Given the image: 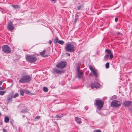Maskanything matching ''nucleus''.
I'll list each match as a JSON object with an SVG mask.
<instances>
[{
  "label": "nucleus",
  "mask_w": 132,
  "mask_h": 132,
  "mask_svg": "<svg viewBox=\"0 0 132 132\" xmlns=\"http://www.w3.org/2000/svg\"><path fill=\"white\" fill-rule=\"evenodd\" d=\"M26 58L27 62L31 63H35L37 60L35 54L27 55Z\"/></svg>",
  "instance_id": "nucleus-1"
},
{
  "label": "nucleus",
  "mask_w": 132,
  "mask_h": 132,
  "mask_svg": "<svg viewBox=\"0 0 132 132\" xmlns=\"http://www.w3.org/2000/svg\"><path fill=\"white\" fill-rule=\"evenodd\" d=\"M31 80V77L29 75H26L21 77L20 79L19 82L21 83H28Z\"/></svg>",
  "instance_id": "nucleus-2"
},
{
  "label": "nucleus",
  "mask_w": 132,
  "mask_h": 132,
  "mask_svg": "<svg viewBox=\"0 0 132 132\" xmlns=\"http://www.w3.org/2000/svg\"><path fill=\"white\" fill-rule=\"evenodd\" d=\"M95 104L97 106V109L99 111L100 110L103 108L104 104V101L99 99H96L95 100Z\"/></svg>",
  "instance_id": "nucleus-3"
},
{
  "label": "nucleus",
  "mask_w": 132,
  "mask_h": 132,
  "mask_svg": "<svg viewBox=\"0 0 132 132\" xmlns=\"http://www.w3.org/2000/svg\"><path fill=\"white\" fill-rule=\"evenodd\" d=\"M65 50L69 52H72L75 50V47L72 43L68 44L65 46Z\"/></svg>",
  "instance_id": "nucleus-4"
},
{
  "label": "nucleus",
  "mask_w": 132,
  "mask_h": 132,
  "mask_svg": "<svg viewBox=\"0 0 132 132\" xmlns=\"http://www.w3.org/2000/svg\"><path fill=\"white\" fill-rule=\"evenodd\" d=\"M2 50L3 52L6 54L10 53L11 51L10 48L7 45L2 46Z\"/></svg>",
  "instance_id": "nucleus-5"
},
{
  "label": "nucleus",
  "mask_w": 132,
  "mask_h": 132,
  "mask_svg": "<svg viewBox=\"0 0 132 132\" xmlns=\"http://www.w3.org/2000/svg\"><path fill=\"white\" fill-rule=\"evenodd\" d=\"M67 64V62L66 61H62L57 64L56 67L57 68L63 69L66 67Z\"/></svg>",
  "instance_id": "nucleus-6"
},
{
  "label": "nucleus",
  "mask_w": 132,
  "mask_h": 132,
  "mask_svg": "<svg viewBox=\"0 0 132 132\" xmlns=\"http://www.w3.org/2000/svg\"><path fill=\"white\" fill-rule=\"evenodd\" d=\"M121 105L120 102L114 100L112 101L111 103V105L114 108H117L120 106Z\"/></svg>",
  "instance_id": "nucleus-7"
},
{
  "label": "nucleus",
  "mask_w": 132,
  "mask_h": 132,
  "mask_svg": "<svg viewBox=\"0 0 132 132\" xmlns=\"http://www.w3.org/2000/svg\"><path fill=\"white\" fill-rule=\"evenodd\" d=\"M100 84L96 81L91 82L90 84V87L92 89H94V88H97L100 87Z\"/></svg>",
  "instance_id": "nucleus-8"
},
{
  "label": "nucleus",
  "mask_w": 132,
  "mask_h": 132,
  "mask_svg": "<svg viewBox=\"0 0 132 132\" xmlns=\"http://www.w3.org/2000/svg\"><path fill=\"white\" fill-rule=\"evenodd\" d=\"M7 29L10 31H12L14 29L13 22L12 21H9L8 22L7 26Z\"/></svg>",
  "instance_id": "nucleus-9"
},
{
  "label": "nucleus",
  "mask_w": 132,
  "mask_h": 132,
  "mask_svg": "<svg viewBox=\"0 0 132 132\" xmlns=\"http://www.w3.org/2000/svg\"><path fill=\"white\" fill-rule=\"evenodd\" d=\"M53 73L54 74H61L64 73L63 70H60L58 69L55 68L53 69Z\"/></svg>",
  "instance_id": "nucleus-10"
},
{
  "label": "nucleus",
  "mask_w": 132,
  "mask_h": 132,
  "mask_svg": "<svg viewBox=\"0 0 132 132\" xmlns=\"http://www.w3.org/2000/svg\"><path fill=\"white\" fill-rule=\"evenodd\" d=\"M122 104L125 107H128L132 105V102L130 101H126L123 102Z\"/></svg>",
  "instance_id": "nucleus-11"
},
{
  "label": "nucleus",
  "mask_w": 132,
  "mask_h": 132,
  "mask_svg": "<svg viewBox=\"0 0 132 132\" xmlns=\"http://www.w3.org/2000/svg\"><path fill=\"white\" fill-rule=\"evenodd\" d=\"M13 98V95L12 94H9L7 96L6 99L7 102L8 103H11L12 101Z\"/></svg>",
  "instance_id": "nucleus-12"
},
{
  "label": "nucleus",
  "mask_w": 132,
  "mask_h": 132,
  "mask_svg": "<svg viewBox=\"0 0 132 132\" xmlns=\"http://www.w3.org/2000/svg\"><path fill=\"white\" fill-rule=\"evenodd\" d=\"M46 52V50H44L40 52L39 53L40 55L42 56L43 57H46L48 56V54L44 55Z\"/></svg>",
  "instance_id": "nucleus-13"
},
{
  "label": "nucleus",
  "mask_w": 132,
  "mask_h": 132,
  "mask_svg": "<svg viewBox=\"0 0 132 132\" xmlns=\"http://www.w3.org/2000/svg\"><path fill=\"white\" fill-rule=\"evenodd\" d=\"M77 76L79 79L82 78L83 72L82 71L77 72Z\"/></svg>",
  "instance_id": "nucleus-14"
},
{
  "label": "nucleus",
  "mask_w": 132,
  "mask_h": 132,
  "mask_svg": "<svg viewBox=\"0 0 132 132\" xmlns=\"http://www.w3.org/2000/svg\"><path fill=\"white\" fill-rule=\"evenodd\" d=\"M76 122L80 124L81 123V119L78 117H75V118Z\"/></svg>",
  "instance_id": "nucleus-15"
},
{
  "label": "nucleus",
  "mask_w": 132,
  "mask_h": 132,
  "mask_svg": "<svg viewBox=\"0 0 132 132\" xmlns=\"http://www.w3.org/2000/svg\"><path fill=\"white\" fill-rule=\"evenodd\" d=\"M75 18L74 20V23H73L74 24H75L76 23L78 20L79 18V17L78 15L77 14H76L75 15Z\"/></svg>",
  "instance_id": "nucleus-16"
},
{
  "label": "nucleus",
  "mask_w": 132,
  "mask_h": 132,
  "mask_svg": "<svg viewBox=\"0 0 132 132\" xmlns=\"http://www.w3.org/2000/svg\"><path fill=\"white\" fill-rule=\"evenodd\" d=\"M24 109H22L20 111V112L22 113H26L27 111V108L26 107L24 106Z\"/></svg>",
  "instance_id": "nucleus-17"
},
{
  "label": "nucleus",
  "mask_w": 132,
  "mask_h": 132,
  "mask_svg": "<svg viewBox=\"0 0 132 132\" xmlns=\"http://www.w3.org/2000/svg\"><path fill=\"white\" fill-rule=\"evenodd\" d=\"M105 52L106 53H107V54L108 55H109L112 53L111 52L110 50L108 49H106L105 50Z\"/></svg>",
  "instance_id": "nucleus-18"
},
{
  "label": "nucleus",
  "mask_w": 132,
  "mask_h": 132,
  "mask_svg": "<svg viewBox=\"0 0 132 132\" xmlns=\"http://www.w3.org/2000/svg\"><path fill=\"white\" fill-rule=\"evenodd\" d=\"M4 122L5 123H8L9 122V119L8 116L4 118Z\"/></svg>",
  "instance_id": "nucleus-19"
},
{
  "label": "nucleus",
  "mask_w": 132,
  "mask_h": 132,
  "mask_svg": "<svg viewBox=\"0 0 132 132\" xmlns=\"http://www.w3.org/2000/svg\"><path fill=\"white\" fill-rule=\"evenodd\" d=\"M81 66V64L79 63L78 64V65L77 67V72L79 71V70L80 69Z\"/></svg>",
  "instance_id": "nucleus-20"
},
{
  "label": "nucleus",
  "mask_w": 132,
  "mask_h": 132,
  "mask_svg": "<svg viewBox=\"0 0 132 132\" xmlns=\"http://www.w3.org/2000/svg\"><path fill=\"white\" fill-rule=\"evenodd\" d=\"M93 73L94 75V76L95 77L97 78V74L96 70L94 71H93Z\"/></svg>",
  "instance_id": "nucleus-21"
},
{
  "label": "nucleus",
  "mask_w": 132,
  "mask_h": 132,
  "mask_svg": "<svg viewBox=\"0 0 132 132\" xmlns=\"http://www.w3.org/2000/svg\"><path fill=\"white\" fill-rule=\"evenodd\" d=\"M43 91L45 92H48V88L45 87H44L43 88Z\"/></svg>",
  "instance_id": "nucleus-22"
},
{
  "label": "nucleus",
  "mask_w": 132,
  "mask_h": 132,
  "mask_svg": "<svg viewBox=\"0 0 132 132\" xmlns=\"http://www.w3.org/2000/svg\"><path fill=\"white\" fill-rule=\"evenodd\" d=\"M59 39L57 37H56L54 39V43L56 44L57 42L58 43Z\"/></svg>",
  "instance_id": "nucleus-23"
},
{
  "label": "nucleus",
  "mask_w": 132,
  "mask_h": 132,
  "mask_svg": "<svg viewBox=\"0 0 132 132\" xmlns=\"http://www.w3.org/2000/svg\"><path fill=\"white\" fill-rule=\"evenodd\" d=\"M6 92V91L5 90L3 91H0V95L3 96L4 95Z\"/></svg>",
  "instance_id": "nucleus-24"
},
{
  "label": "nucleus",
  "mask_w": 132,
  "mask_h": 132,
  "mask_svg": "<svg viewBox=\"0 0 132 132\" xmlns=\"http://www.w3.org/2000/svg\"><path fill=\"white\" fill-rule=\"evenodd\" d=\"M109 55H108L106 54L104 57V59L105 61H107L108 60Z\"/></svg>",
  "instance_id": "nucleus-25"
},
{
  "label": "nucleus",
  "mask_w": 132,
  "mask_h": 132,
  "mask_svg": "<svg viewBox=\"0 0 132 132\" xmlns=\"http://www.w3.org/2000/svg\"><path fill=\"white\" fill-rule=\"evenodd\" d=\"M20 91V95H21L22 96L24 95V92L21 89H20L19 90Z\"/></svg>",
  "instance_id": "nucleus-26"
},
{
  "label": "nucleus",
  "mask_w": 132,
  "mask_h": 132,
  "mask_svg": "<svg viewBox=\"0 0 132 132\" xmlns=\"http://www.w3.org/2000/svg\"><path fill=\"white\" fill-rule=\"evenodd\" d=\"M89 68L90 69L92 72H93V71H94L96 70L95 69H94L93 67L91 65H90L89 67Z\"/></svg>",
  "instance_id": "nucleus-27"
},
{
  "label": "nucleus",
  "mask_w": 132,
  "mask_h": 132,
  "mask_svg": "<svg viewBox=\"0 0 132 132\" xmlns=\"http://www.w3.org/2000/svg\"><path fill=\"white\" fill-rule=\"evenodd\" d=\"M12 6L14 8H19L20 7L18 5H12Z\"/></svg>",
  "instance_id": "nucleus-28"
},
{
  "label": "nucleus",
  "mask_w": 132,
  "mask_h": 132,
  "mask_svg": "<svg viewBox=\"0 0 132 132\" xmlns=\"http://www.w3.org/2000/svg\"><path fill=\"white\" fill-rule=\"evenodd\" d=\"M58 43L60 44L63 45L64 44V42L63 40H59L58 41Z\"/></svg>",
  "instance_id": "nucleus-29"
},
{
  "label": "nucleus",
  "mask_w": 132,
  "mask_h": 132,
  "mask_svg": "<svg viewBox=\"0 0 132 132\" xmlns=\"http://www.w3.org/2000/svg\"><path fill=\"white\" fill-rule=\"evenodd\" d=\"M109 56H110L109 59H112L113 57V56L112 53H111V54H110L109 55Z\"/></svg>",
  "instance_id": "nucleus-30"
},
{
  "label": "nucleus",
  "mask_w": 132,
  "mask_h": 132,
  "mask_svg": "<svg viewBox=\"0 0 132 132\" xmlns=\"http://www.w3.org/2000/svg\"><path fill=\"white\" fill-rule=\"evenodd\" d=\"M109 62H107L105 64V67L106 68H108L109 67Z\"/></svg>",
  "instance_id": "nucleus-31"
},
{
  "label": "nucleus",
  "mask_w": 132,
  "mask_h": 132,
  "mask_svg": "<svg viewBox=\"0 0 132 132\" xmlns=\"http://www.w3.org/2000/svg\"><path fill=\"white\" fill-rule=\"evenodd\" d=\"M25 92L26 94H30V93L29 92V91L27 90H25Z\"/></svg>",
  "instance_id": "nucleus-32"
},
{
  "label": "nucleus",
  "mask_w": 132,
  "mask_h": 132,
  "mask_svg": "<svg viewBox=\"0 0 132 132\" xmlns=\"http://www.w3.org/2000/svg\"><path fill=\"white\" fill-rule=\"evenodd\" d=\"M18 96L19 94L18 93H16L14 96L13 95V98H15L18 97Z\"/></svg>",
  "instance_id": "nucleus-33"
},
{
  "label": "nucleus",
  "mask_w": 132,
  "mask_h": 132,
  "mask_svg": "<svg viewBox=\"0 0 132 132\" xmlns=\"http://www.w3.org/2000/svg\"><path fill=\"white\" fill-rule=\"evenodd\" d=\"M2 130L3 132H7V130L3 128Z\"/></svg>",
  "instance_id": "nucleus-34"
},
{
  "label": "nucleus",
  "mask_w": 132,
  "mask_h": 132,
  "mask_svg": "<svg viewBox=\"0 0 132 132\" xmlns=\"http://www.w3.org/2000/svg\"><path fill=\"white\" fill-rule=\"evenodd\" d=\"M14 120H12L11 121H10V123H11V124L12 125H13V122Z\"/></svg>",
  "instance_id": "nucleus-35"
},
{
  "label": "nucleus",
  "mask_w": 132,
  "mask_h": 132,
  "mask_svg": "<svg viewBox=\"0 0 132 132\" xmlns=\"http://www.w3.org/2000/svg\"><path fill=\"white\" fill-rule=\"evenodd\" d=\"M5 89V88H3V86L2 87H0V90H2Z\"/></svg>",
  "instance_id": "nucleus-36"
},
{
  "label": "nucleus",
  "mask_w": 132,
  "mask_h": 132,
  "mask_svg": "<svg viewBox=\"0 0 132 132\" xmlns=\"http://www.w3.org/2000/svg\"><path fill=\"white\" fill-rule=\"evenodd\" d=\"M101 131L100 129H98L96 130V132H101Z\"/></svg>",
  "instance_id": "nucleus-37"
},
{
  "label": "nucleus",
  "mask_w": 132,
  "mask_h": 132,
  "mask_svg": "<svg viewBox=\"0 0 132 132\" xmlns=\"http://www.w3.org/2000/svg\"><path fill=\"white\" fill-rule=\"evenodd\" d=\"M118 20V19L117 18H116L115 19V22H117Z\"/></svg>",
  "instance_id": "nucleus-38"
},
{
  "label": "nucleus",
  "mask_w": 132,
  "mask_h": 132,
  "mask_svg": "<svg viewBox=\"0 0 132 132\" xmlns=\"http://www.w3.org/2000/svg\"><path fill=\"white\" fill-rule=\"evenodd\" d=\"M61 117V116H59L57 115H56V116L55 117V118H59Z\"/></svg>",
  "instance_id": "nucleus-39"
},
{
  "label": "nucleus",
  "mask_w": 132,
  "mask_h": 132,
  "mask_svg": "<svg viewBox=\"0 0 132 132\" xmlns=\"http://www.w3.org/2000/svg\"><path fill=\"white\" fill-rule=\"evenodd\" d=\"M40 116H38L36 117V118L37 119H39L40 118Z\"/></svg>",
  "instance_id": "nucleus-40"
},
{
  "label": "nucleus",
  "mask_w": 132,
  "mask_h": 132,
  "mask_svg": "<svg viewBox=\"0 0 132 132\" xmlns=\"http://www.w3.org/2000/svg\"><path fill=\"white\" fill-rule=\"evenodd\" d=\"M120 34H121L120 32H116V34L118 35Z\"/></svg>",
  "instance_id": "nucleus-41"
},
{
  "label": "nucleus",
  "mask_w": 132,
  "mask_h": 132,
  "mask_svg": "<svg viewBox=\"0 0 132 132\" xmlns=\"http://www.w3.org/2000/svg\"><path fill=\"white\" fill-rule=\"evenodd\" d=\"M3 83V81H2L1 80L0 81V86L1 85H2V84Z\"/></svg>",
  "instance_id": "nucleus-42"
},
{
  "label": "nucleus",
  "mask_w": 132,
  "mask_h": 132,
  "mask_svg": "<svg viewBox=\"0 0 132 132\" xmlns=\"http://www.w3.org/2000/svg\"><path fill=\"white\" fill-rule=\"evenodd\" d=\"M52 41L51 40H50L49 41V43L50 44H51L52 43Z\"/></svg>",
  "instance_id": "nucleus-43"
},
{
  "label": "nucleus",
  "mask_w": 132,
  "mask_h": 132,
  "mask_svg": "<svg viewBox=\"0 0 132 132\" xmlns=\"http://www.w3.org/2000/svg\"><path fill=\"white\" fill-rule=\"evenodd\" d=\"M54 123L55 124H56V125L57 124V122H56V121H54Z\"/></svg>",
  "instance_id": "nucleus-44"
},
{
  "label": "nucleus",
  "mask_w": 132,
  "mask_h": 132,
  "mask_svg": "<svg viewBox=\"0 0 132 132\" xmlns=\"http://www.w3.org/2000/svg\"><path fill=\"white\" fill-rule=\"evenodd\" d=\"M85 109L87 110L88 109V108L87 106H86L85 107Z\"/></svg>",
  "instance_id": "nucleus-45"
},
{
  "label": "nucleus",
  "mask_w": 132,
  "mask_h": 132,
  "mask_svg": "<svg viewBox=\"0 0 132 132\" xmlns=\"http://www.w3.org/2000/svg\"><path fill=\"white\" fill-rule=\"evenodd\" d=\"M67 54L68 56H70V54H69V53H67Z\"/></svg>",
  "instance_id": "nucleus-46"
},
{
  "label": "nucleus",
  "mask_w": 132,
  "mask_h": 132,
  "mask_svg": "<svg viewBox=\"0 0 132 132\" xmlns=\"http://www.w3.org/2000/svg\"><path fill=\"white\" fill-rule=\"evenodd\" d=\"M130 111H131V112H132V108L130 110Z\"/></svg>",
  "instance_id": "nucleus-47"
},
{
  "label": "nucleus",
  "mask_w": 132,
  "mask_h": 132,
  "mask_svg": "<svg viewBox=\"0 0 132 132\" xmlns=\"http://www.w3.org/2000/svg\"><path fill=\"white\" fill-rule=\"evenodd\" d=\"M35 56H36V55H37V56H39V54H35Z\"/></svg>",
  "instance_id": "nucleus-48"
},
{
  "label": "nucleus",
  "mask_w": 132,
  "mask_h": 132,
  "mask_svg": "<svg viewBox=\"0 0 132 132\" xmlns=\"http://www.w3.org/2000/svg\"><path fill=\"white\" fill-rule=\"evenodd\" d=\"M23 117H25V115H23Z\"/></svg>",
  "instance_id": "nucleus-49"
},
{
  "label": "nucleus",
  "mask_w": 132,
  "mask_h": 132,
  "mask_svg": "<svg viewBox=\"0 0 132 132\" xmlns=\"http://www.w3.org/2000/svg\"><path fill=\"white\" fill-rule=\"evenodd\" d=\"M51 0L52 1H55L56 0Z\"/></svg>",
  "instance_id": "nucleus-50"
},
{
  "label": "nucleus",
  "mask_w": 132,
  "mask_h": 132,
  "mask_svg": "<svg viewBox=\"0 0 132 132\" xmlns=\"http://www.w3.org/2000/svg\"><path fill=\"white\" fill-rule=\"evenodd\" d=\"M80 8V7H78V9H79V8Z\"/></svg>",
  "instance_id": "nucleus-51"
},
{
  "label": "nucleus",
  "mask_w": 132,
  "mask_h": 132,
  "mask_svg": "<svg viewBox=\"0 0 132 132\" xmlns=\"http://www.w3.org/2000/svg\"><path fill=\"white\" fill-rule=\"evenodd\" d=\"M1 115V113H0V116Z\"/></svg>",
  "instance_id": "nucleus-52"
},
{
  "label": "nucleus",
  "mask_w": 132,
  "mask_h": 132,
  "mask_svg": "<svg viewBox=\"0 0 132 132\" xmlns=\"http://www.w3.org/2000/svg\"><path fill=\"white\" fill-rule=\"evenodd\" d=\"M2 9L3 10H3L4 9Z\"/></svg>",
  "instance_id": "nucleus-53"
},
{
  "label": "nucleus",
  "mask_w": 132,
  "mask_h": 132,
  "mask_svg": "<svg viewBox=\"0 0 132 132\" xmlns=\"http://www.w3.org/2000/svg\"><path fill=\"white\" fill-rule=\"evenodd\" d=\"M78 9V10H79V9Z\"/></svg>",
  "instance_id": "nucleus-54"
},
{
  "label": "nucleus",
  "mask_w": 132,
  "mask_h": 132,
  "mask_svg": "<svg viewBox=\"0 0 132 132\" xmlns=\"http://www.w3.org/2000/svg\"><path fill=\"white\" fill-rule=\"evenodd\" d=\"M1 123H0V125H1Z\"/></svg>",
  "instance_id": "nucleus-55"
},
{
  "label": "nucleus",
  "mask_w": 132,
  "mask_h": 132,
  "mask_svg": "<svg viewBox=\"0 0 132 132\" xmlns=\"http://www.w3.org/2000/svg\"><path fill=\"white\" fill-rule=\"evenodd\" d=\"M1 123H0V125H1Z\"/></svg>",
  "instance_id": "nucleus-56"
}]
</instances>
